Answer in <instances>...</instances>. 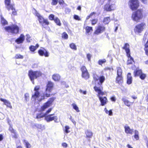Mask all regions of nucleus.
Returning <instances> with one entry per match:
<instances>
[{"label": "nucleus", "instance_id": "nucleus-1", "mask_svg": "<svg viewBox=\"0 0 148 148\" xmlns=\"http://www.w3.org/2000/svg\"><path fill=\"white\" fill-rule=\"evenodd\" d=\"M94 88L95 91L97 93V96L99 97L101 103V105L102 106H104L108 102L107 98L105 97H101L105 94V92L103 91V87L102 86H100L99 87L95 86Z\"/></svg>", "mask_w": 148, "mask_h": 148}, {"label": "nucleus", "instance_id": "nucleus-2", "mask_svg": "<svg viewBox=\"0 0 148 148\" xmlns=\"http://www.w3.org/2000/svg\"><path fill=\"white\" fill-rule=\"evenodd\" d=\"M40 88V87L39 86H37L35 87L32 92V99L35 100H38L40 101L44 99L45 95V93L42 95L40 94L39 92Z\"/></svg>", "mask_w": 148, "mask_h": 148}, {"label": "nucleus", "instance_id": "nucleus-3", "mask_svg": "<svg viewBox=\"0 0 148 148\" xmlns=\"http://www.w3.org/2000/svg\"><path fill=\"white\" fill-rule=\"evenodd\" d=\"M143 10L139 9L133 13L132 15V19L134 21L139 22L143 17Z\"/></svg>", "mask_w": 148, "mask_h": 148}, {"label": "nucleus", "instance_id": "nucleus-4", "mask_svg": "<svg viewBox=\"0 0 148 148\" xmlns=\"http://www.w3.org/2000/svg\"><path fill=\"white\" fill-rule=\"evenodd\" d=\"M33 12L35 15L37 17L40 23L43 27H45V25H48L49 24V22L47 20L45 19L35 9H34Z\"/></svg>", "mask_w": 148, "mask_h": 148}, {"label": "nucleus", "instance_id": "nucleus-5", "mask_svg": "<svg viewBox=\"0 0 148 148\" xmlns=\"http://www.w3.org/2000/svg\"><path fill=\"white\" fill-rule=\"evenodd\" d=\"M115 0H109L108 3L106 4L104 7V9L107 11H111L116 9Z\"/></svg>", "mask_w": 148, "mask_h": 148}, {"label": "nucleus", "instance_id": "nucleus-6", "mask_svg": "<svg viewBox=\"0 0 148 148\" xmlns=\"http://www.w3.org/2000/svg\"><path fill=\"white\" fill-rule=\"evenodd\" d=\"M28 75L32 83L34 84V79L40 76L41 73L39 71H33L31 70L29 71Z\"/></svg>", "mask_w": 148, "mask_h": 148}, {"label": "nucleus", "instance_id": "nucleus-7", "mask_svg": "<svg viewBox=\"0 0 148 148\" xmlns=\"http://www.w3.org/2000/svg\"><path fill=\"white\" fill-rule=\"evenodd\" d=\"M4 28L5 30L8 32L15 34L18 33L19 31V27L16 25L6 27Z\"/></svg>", "mask_w": 148, "mask_h": 148}, {"label": "nucleus", "instance_id": "nucleus-8", "mask_svg": "<svg viewBox=\"0 0 148 148\" xmlns=\"http://www.w3.org/2000/svg\"><path fill=\"white\" fill-rule=\"evenodd\" d=\"M146 26V24L142 22L136 25L135 27L134 32L136 34H139L143 31Z\"/></svg>", "mask_w": 148, "mask_h": 148}, {"label": "nucleus", "instance_id": "nucleus-9", "mask_svg": "<svg viewBox=\"0 0 148 148\" xmlns=\"http://www.w3.org/2000/svg\"><path fill=\"white\" fill-rule=\"evenodd\" d=\"M128 5L132 10H136L139 6V2L138 0H130Z\"/></svg>", "mask_w": 148, "mask_h": 148}, {"label": "nucleus", "instance_id": "nucleus-10", "mask_svg": "<svg viewBox=\"0 0 148 148\" xmlns=\"http://www.w3.org/2000/svg\"><path fill=\"white\" fill-rule=\"evenodd\" d=\"M53 83L49 81L48 82L45 92V96L47 97L50 96V92L53 87Z\"/></svg>", "mask_w": 148, "mask_h": 148}, {"label": "nucleus", "instance_id": "nucleus-11", "mask_svg": "<svg viewBox=\"0 0 148 148\" xmlns=\"http://www.w3.org/2000/svg\"><path fill=\"white\" fill-rule=\"evenodd\" d=\"M55 99V98L54 97H52L49 98L48 100L41 106V110L42 111H44L46 109L51 106L52 105V103Z\"/></svg>", "mask_w": 148, "mask_h": 148}, {"label": "nucleus", "instance_id": "nucleus-12", "mask_svg": "<svg viewBox=\"0 0 148 148\" xmlns=\"http://www.w3.org/2000/svg\"><path fill=\"white\" fill-rule=\"evenodd\" d=\"M45 119L47 122H49L53 121H54L55 123L58 122V117L57 116L54 115V114H51L45 116Z\"/></svg>", "mask_w": 148, "mask_h": 148}, {"label": "nucleus", "instance_id": "nucleus-13", "mask_svg": "<svg viewBox=\"0 0 148 148\" xmlns=\"http://www.w3.org/2000/svg\"><path fill=\"white\" fill-rule=\"evenodd\" d=\"M105 30V27L103 25L99 24L97 27L94 34H99L103 33Z\"/></svg>", "mask_w": 148, "mask_h": 148}, {"label": "nucleus", "instance_id": "nucleus-14", "mask_svg": "<svg viewBox=\"0 0 148 148\" xmlns=\"http://www.w3.org/2000/svg\"><path fill=\"white\" fill-rule=\"evenodd\" d=\"M40 55L42 56H44L45 57H48L49 56V52L44 48L41 47L38 51Z\"/></svg>", "mask_w": 148, "mask_h": 148}, {"label": "nucleus", "instance_id": "nucleus-15", "mask_svg": "<svg viewBox=\"0 0 148 148\" xmlns=\"http://www.w3.org/2000/svg\"><path fill=\"white\" fill-rule=\"evenodd\" d=\"M5 7L8 11L10 10H12V15H16L17 12L14 8V5L13 4H11Z\"/></svg>", "mask_w": 148, "mask_h": 148}, {"label": "nucleus", "instance_id": "nucleus-16", "mask_svg": "<svg viewBox=\"0 0 148 148\" xmlns=\"http://www.w3.org/2000/svg\"><path fill=\"white\" fill-rule=\"evenodd\" d=\"M0 100L3 102L4 104L7 107L10 109L12 108V106L11 103L8 100L2 98H0Z\"/></svg>", "mask_w": 148, "mask_h": 148}, {"label": "nucleus", "instance_id": "nucleus-17", "mask_svg": "<svg viewBox=\"0 0 148 148\" xmlns=\"http://www.w3.org/2000/svg\"><path fill=\"white\" fill-rule=\"evenodd\" d=\"M25 38L24 35L21 34L19 37L15 40V42L18 44L22 43L25 40Z\"/></svg>", "mask_w": 148, "mask_h": 148}, {"label": "nucleus", "instance_id": "nucleus-18", "mask_svg": "<svg viewBox=\"0 0 148 148\" xmlns=\"http://www.w3.org/2000/svg\"><path fill=\"white\" fill-rule=\"evenodd\" d=\"M129 48L130 45L127 43L125 44L123 47V49H124L125 51V52L127 53V56H130V50Z\"/></svg>", "mask_w": 148, "mask_h": 148}, {"label": "nucleus", "instance_id": "nucleus-19", "mask_svg": "<svg viewBox=\"0 0 148 148\" xmlns=\"http://www.w3.org/2000/svg\"><path fill=\"white\" fill-rule=\"evenodd\" d=\"M124 129L125 132L127 134H129L131 135L133 134L134 132L133 129H131L130 127L128 125H126L125 126Z\"/></svg>", "mask_w": 148, "mask_h": 148}, {"label": "nucleus", "instance_id": "nucleus-20", "mask_svg": "<svg viewBox=\"0 0 148 148\" xmlns=\"http://www.w3.org/2000/svg\"><path fill=\"white\" fill-rule=\"evenodd\" d=\"M122 100L124 102L125 104L128 106H130L134 102V101L132 102H130L125 97L122 98Z\"/></svg>", "mask_w": 148, "mask_h": 148}, {"label": "nucleus", "instance_id": "nucleus-21", "mask_svg": "<svg viewBox=\"0 0 148 148\" xmlns=\"http://www.w3.org/2000/svg\"><path fill=\"white\" fill-rule=\"evenodd\" d=\"M132 78L130 73H128L127 75V83L128 84H131L132 82Z\"/></svg>", "mask_w": 148, "mask_h": 148}, {"label": "nucleus", "instance_id": "nucleus-22", "mask_svg": "<svg viewBox=\"0 0 148 148\" xmlns=\"http://www.w3.org/2000/svg\"><path fill=\"white\" fill-rule=\"evenodd\" d=\"M85 30L86 33L88 35H90L93 31L92 27L88 26L85 27Z\"/></svg>", "mask_w": 148, "mask_h": 148}, {"label": "nucleus", "instance_id": "nucleus-23", "mask_svg": "<svg viewBox=\"0 0 148 148\" xmlns=\"http://www.w3.org/2000/svg\"><path fill=\"white\" fill-rule=\"evenodd\" d=\"M52 79L55 81H59L60 78V75L58 74H55L52 75Z\"/></svg>", "mask_w": 148, "mask_h": 148}, {"label": "nucleus", "instance_id": "nucleus-24", "mask_svg": "<svg viewBox=\"0 0 148 148\" xmlns=\"http://www.w3.org/2000/svg\"><path fill=\"white\" fill-rule=\"evenodd\" d=\"M45 114L42 113H38L36 114V118L38 120H40L41 118L44 117L45 118Z\"/></svg>", "mask_w": 148, "mask_h": 148}, {"label": "nucleus", "instance_id": "nucleus-25", "mask_svg": "<svg viewBox=\"0 0 148 148\" xmlns=\"http://www.w3.org/2000/svg\"><path fill=\"white\" fill-rule=\"evenodd\" d=\"M142 73L141 70L137 69L134 71V76L135 77L139 76Z\"/></svg>", "mask_w": 148, "mask_h": 148}, {"label": "nucleus", "instance_id": "nucleus-26", "mask_svg": "<svg viewBox=\"0 0 148 148\" xmlns=\"http://www.w3.org/2000/svg\"><path fill=\"white\" fill-rule=\"evenodd\" d=\"M39 47L38 44H37L35 46L32 45L29 47L30 50L32 52H34Z\"/></svg>", "mask_w": 148, "mask_h": 148}, {"label": "nucleus", "instance_id": "nucleus-27", "mask_svg": "<svg viewBox=\"0 0 148 148\" xmlns=\"http://www.w3.org/2000/svg\"><path fill=\"white\" fill-rule=\"evenodd\" d=\"M122 75H118L116 78V82L119 84H121L123 82Z\"/></svg>", "mask_w": 148, "mask_h": 148}, {"label": "nucleus", "instance_id": "nucleus-28", "mask_svg": "<svg viewBox=\"0 0 148 148\" xmlns=\"http://www.w3.org/2000/svg\"><path fill=\"white\" fill-rule=\"evenodd\" d=\"M71 106L73 109H74L76 112H80L79 108L76 103H73L71 105Z\"/></svg>", "mask_w": 148, "mask_h": 148}, {"label": "nucleus", "instance_id": "nucleus-29", "mask_svg": "<svg viewBox=\"0 0 148 148\" xmlns=\"http://www.w3.org/2000/svg\"><path fill=\"white\" fill-rule=\"evenodd\" d=\"M99 84L101 85L105 80V79L104 76H101L99 77Z\"/></svg>", "mask_w": 148, "mask_h": 148}, {"label": "nucleus", "instance_id": "nucleus-30", "mask_svg": "<svg viewBox=\"0 0 148 148\" xmlns=\"http://www.w3.org/2000/svg\"><path fill=\"white\" fill-rule=\"evenodd\" d=\"M82 76L85 79H87L89 78V74L88 72L82 73Z\"/></svg>", "mask_w": 148, "mask_h": 148}, {"label": "nucleus", "instance_id": "nucleus-31", "mask_svg": "<svg viewBox=\"0 0 148 148\" xmlns=\"http://www.w3.org/2000/svg\"><path fill=\"white\" fill-rule=\"evenodd\" d=\"M127 56L128 57V60L127 61V64H132V62H134V60L133 58L130 56H130Z\"/></svg>", "mask_w": 148, "mask_h": 148}, {"label": "nucleus", "instance_id": "nucleus-32", "mask_svg": "<svg viewBox=\"0 0 148 148\" xmlns=\"http://www.w3.org/2000/svg\"><path fill=\"white\" fill-rule=\"evenodd\" d=\"M54 21L57 25L59 26H60L61 25V23H60V19L56 17L55 18Z\"/></svg>", "mask_w": 148, "mask_h": 148}, {"label": "nucleus", "instance_id": "nucleus-33", "mask_svg": "<svg viewBox=\"0 0 148 148\" xmlns=\"http://www.w3.org/2000/svg\"><path fill=\"white\" fill-rule=\"evenodd\" d=\"M70 48L74 50H76L77 48L75 44L73 43H71L69 45Z\"/></svg>", "mask_w": 148, "mask_h": 148}, {"label": "nucleus", "instance_id": "nucleus-34", "mask_svg": "<svg viewBox=\"0 0 148 148\" xmlns=\"http://www.w3.org/2000/svg\"><path fill=\"white\" fill-rule=\"evenodd\" d=\"M110 21V17H107L104 18L103 22L105 24H108Z\"/></svg>", "mask_w": 148, "mask_h": 148}, {"label": "nucleus", "instance_id": "nucleus-35", "mask_svg": "<svg viewBox=\"0 0 148 148\" xmlns=\"http://www.w3.org/2000/svg\"><path fill=\"white\" fill-rule=\"evenodd\" d=\"M85 133L87 137L91 138L92 135V133L90 131L87 130L85 132Z\"/></svg>", "mask_w": 148, "mask_h": 148}, {"label": "nucleus", "instance_id": "nucleus-36", "mask_svg": "<svg viewBox=\"0 0 148 148\" xmlns=\"http://www.w3.org/2000/svg\"><path fill=\"white\" fill-rule=\"evenodd\" d=\"M139 132L137 130H134V137L137 140L139 139V136H138Z\"/></svg>", "mask_w": 148, "mask_h": 148}, {"label": "nucleus", "instance_id": "nucleus-37", "mask_svg": "<svg viewBox=\"0 0 148 148\" xmlns=\"http://www.w3.org/2000/svg\"><path fill=\"white\" fill-rule=\"evenodd\" d=\"M1 23L3 25H7L8 24L7 21L3 17H1Z\"/></svg>", "mask_w": 148, "mask_h": 148}, {"label": "nucleus", "instance_id": "nucleus-38", "mask_svg": "<svg viewBox=\"0 0 148 148\" xmlns=\"http://www.w3.org/2000/svg\"><path fill=\"white\" fill-rule=\"evenodd\" d=\"M70 129V127L69 126L66 125L65 127L64 130L66 133L67 134L70 132V131L69 130Z\"/></svg>", "mask_w": 148, "mask_h": 148}, {"label": "nucleus", "instance_id": "nucleus-39", "mask_svg": "<svg viewBox=\"0 0 148 148\" xmlns=\"http://www.w3.org/2000/svg\"><path fill=\"white\" fill-rule=\"evenodd\" d=\"M122 71L121 68L118 67L117 68V75H122Z\"/></svg>", "mask_w": 148, "mask_h": 148}, {"label": "nucleus", "instance_id": "nucleus-40", "mask_svg": "<svg viewBox=\"0 0 148 148\" xmlns=\"http://www.w3.org/2000/svg\"><path fill=\"white\" fill-rule=\"evenodd\" d=\"M23 142L27 148H30L31 147L30 144L27 141L24 140Z\"/></svg>", "mask_w": 148, "mask_h": 148}, {"label": "nucleus", "instance_id": "nucleus-41", "mask_svg": "<svg viewBox=\"0 0 148 148\" xmlns=\"http://www.w3.org/2000/svg\"><path fill=\"white\" fill-rule=\"evenodd\" d=\"M26 40L27 42H31L32 39L31 38V37L29 34H27L26 35Z\"/></svg>", "mask_w": 148, "mask_h": 148}, {"label": "nucleus", "instance_id": "nucleus-42", "mask_svg": "<svg viewBox=\"0 0 148 148\" xmlns=\"http://www.w3.org/2000/svg\"><path fill=\"white\" fill-rule=\"evenodd\" d=\"M29 94L26 93L25 94V98L26 102H27L29 101Z\"/></svg>", "mask_w": 148, "mask_h": 148}, {"label": "nucleus", "instance_id": "nucleus-43", "mask_svg": "<svg viewBox=\"0 0 148 148\" xmlns=\"http://www.w3.org/2000/svg\"><path fill=\"white\" fill-rule=\"evenodd\" d=\"M15 57L16 59H22L23 58V57L19 54H17L16 55Z\"/></svg>", "mask_w": 148, "mask_h": 148}, {"label": "nucleus", "instance_id": "nucleus-44", "mask_svg": "<svg viewBox=\"0 0 148 148\" xmlns=\"http://www.w3.org/2000/svg\"><path fill=\"white\" fill-rule=\"evenodd\" d=\"M81 71L82 72V73H85L86 72H87V70L86 68V67L84 66L82 67L81 69Z\"/></svg>", "mask_w": 148, "mask_h": 148}, {"label": "nucleus", "instance_id": "nucleus-45", "mask_svg": "<svg viewBox=\"0 0 148 148\" xmlns=\"http://www.w3.org/2000/svg\"><path fill=\"white\" fill-rule=\"evenodd\" d=\"M10 0H5V7L12 4L10 3Z\"/></svg>", "mask_w": 148, "mask_h": 148}, {"label": "nucleus", "instance_id": "nucleus-46", "mask_svg": "<svg viewBox=\"0 0 148 148\" xmlns=\"http://www.w3.org/2000/svg\"><path fill=\"white\" fill-rule=\"evenodd\" d=\"M62 38L64 39H67L68 38V35L66 32H64L62 35Z\"/></svg>", "mask_w": 148, "mask_h": 148}, {"label": "nucleus", "instance_id": "nucleus-47", "mask_svg": "<svg viewBox=\"0 0 148 148\" xmlns=\"http://www.w3.org/2000/svg\"><path fill=\"white\" fill-rule=\"evenodd\" d=\"M106 62V60L105 59H103L102 60H100L98 62L99 64L101 65L103 63H105Z\"/></svg>", "mask_w": 148, "mask_h": 148}, {"label": "nucleus", "instance_id": "nucleus-48", "mask_svg": "<svg viewBox=\"0 0 148 148\" xmlns=\"http://www.w3.org/2000/svg\"><path fill=\"white\" fill-rule=\"evenodd\" d=\"M140 78L142 79H144L146 77V75L143 73L139 76Z\"/></svg>", "mask_w": 148, "mask_h": 148}, {"label": "nucleus", "instance_id": "nucleus-49", "mask_svg": "<svg viewBox=\"0 0 148 148\" xmlns=\"http://www.w3.org/2000/svg\"><path fill=\"white\" fill-rule=\"evenodd\" d=\"M58 2V0H52L51 3V4L52 5H56L57 4Z\"/></svg>", "mask_w": 148, "mask_h": 148}, {"label": "nucleus", "instance_id": "nucleus-50", "mask_svg": "<svg viewBox=\"0 0 148 148\" xmlns=\"http://www.w3.org/2000/svg\"><path fill=\"white\" fill-rule=\"evenodd\" d=\"M52 110V108H51L49 109L45 112V116L48 115V114L50 113Z\"/></svg>", "mask_w": 148, "mask_h": 148}, {"label": "nucleus", "instance_id": "nucleus-51", "mask_svg": "<svg viewBox=\"0 0 148 148\" xmlns=\"http://www.w3.org/2000/svg\"><path fill=\"white\" fill-rule=\"evenodd\" d=\"M54 16L52 14L50 15L49 16V19L51 20H54Z\"/></svg>", "mask_w": 148, "mask_h": 148}, {"label": "nucleus", "instance_id": "nucleus-52", "mask_svg": "<svg viewBox=\"0 0 148 148\" xmlns=\"http://www.w3.org/2000/svg\"><path fill=\"white\" fill-rule=\"evenodd\" d=\"M5 115L2 113L0 112V119L3 120L5 118Z\"/></svg>", "mask_w": 148, "mask_h": 148}, {"label": "nucleus", "instance_id": "nucleus-53", "mask_svg": "<svg viewBox=\"0 0 148 148\" xmlns=\"http://www.w3.org/2000/svg\"><path fill=\"white\" fill-rule=\"evenodd\" d=\"M97 19H94L92 21V25H94L96 24L97 22Z\"/></svg>", "mask_w": 148, "mask_h": 148}, {"label": "nucleus", "instance_id": "nucleus-54", "mask_svg": "<svg viewBox=\"0 0 148 148\" xmlns=\"http://www.w3.org/2000/svg\"><path fill=\"white\" fill-rule=\"evenodd\" d=\"M88 61H90L92 57L91 55L89 53L87 54L86 56Z\"/></svg>", "mask_w": 148, "mask_h": 148}, {"label": "nucleus", "instance_id": "nucleus-55", "mask_svg": "<svg viewBox=\"0 0 148 148\" xmlns=\"http://www.w3.org/2000/svg\"><path fill=\"white\" fill-rule=\"evenodd\" d=\"M74 18L76 20L79 21L80 20V19L79 16L77 15H74Z\"/></svg>", "mask_w": 148, "mask_h": 148}, {"label": "nucleus", "instance_id": "nucleus-56", "mask_svg": "<svg viewBox=\"0 0 148 148\" xmlns=\"http://www.w3.org/2000/svg\"><path fill=\"white\" fill-rule=\"evenodd\" d=\"M12 133V136L13 138H17V135L16 133V132H15L14 133Z\"/></svg>", "mask_w": 148, "mask_h": 148}, {"label": "nucleus", "instance_id": "nucleus-57", "mask_svg": "<svg viewBox=\"0 0 148 148\" xmlns=\"http://www.w3.org/2000/svg\"><path fill=\"white\" fill-rule=\"evenodd\" d=\"M9 130L12 133H14L15 131L14 130L11 126H10L9 128Z\"/></svg>", "mask_w": 148, "mask_h": 148}, {"label": "nucleus", "instance_id": "nucleus-58", "mask_svg": "<svg viewBox=\"0 0 148 148\" xmlns=\"http://www.w3.org/2000/svg\"><path fill=\"white\" fill-rule=\"evenodd\" d=\"M110 99L111 101L114 102H115L116 100V97L115 96H113L110 98Z\"/></svg>", "mask_w": 148, "mask_h": 148}, {"label": "nucleus", "instance_id": "nucleus-59", "mask_svg": "<svg viewBox=\"0 0 148 148\" xmlns=\"http://www.w3.org/2000/svg\"><path fill=\"white\" fill-rule=\"evenodd\" d=\"M62 145L64 148H66L68 146V145L65 143H62Z\"/></svg>", "mask_w": 148, "mask_h": 148}, {"label": "nucleus", "instance_id": "nucleus-60", "mask_svg": "<svg viewBox=\"0 0 148 148\" xmlns=\"http://www.w3.org/2000/svg\"><path fill=\"white\" fill-rule=\"evenodd\" d=\"M95 14V13L94 12H93L92 13H91L88 16L86 17V20H88V19H89L90 18V17H91L92 15L93 14Z\"/></svg>", "mask_w": 148, "mask_h": 148}, {"label": "nucleus", "instance_id": "nucleus-61", "mask_svg": "<svg viewBox=\"0 0 148 148\" xmlns=\"http://www.w3.org/2000/svg\"><path fill=\"white\" fill-rule=\"evenodd\" d=\"M35 126L39 129H41V125L40 124H36L35 125Z\"/></svg>", "mask_w": 148, "mask_h": 148}, {"label": "nucleus", "instance_id": "nucleus-62", "mask_svg": "<svg viewBox=\"0 0 148 148\" xmlns=\"http://www.w3.org/2000/svg\"><path fill=\"white\" fill-rule=\"evenodd\" d=\"M58 2H59V3L60 5H63L64 3V1L63 0H59V1H58Z\"/></svg>", "mask_w": 148, "mask_h": 148}, {"label": "nucleus", "instance_id": "nucleus-63", "mask_svg": "<svg viewBox=\"0 0 148 148\" xmlns=\"http://www.w3.org/2000/svg\"><path fill=\"white\" fill-rule=\"evenodd\" d=\"M108 114L109 116H112V110H111L109 111Z\"/></svg>", "mask_w": 148, "mask_h": 148}, {"label": "nucleus", "instance_id": "nucleus-64", "mask_svg": "<svg viewBox=\"0 0 148 148\" xmlns=\"http://www.w3.org/2000/svg\"><path fill=\"white\" fill-rule=\"evenodd\" d=\"M80 93H83L84 94H86V91H83L82 90H80L79 91Z\"/></svg>", "mask_w": 148, "mask_h": 148}]
</instances>
